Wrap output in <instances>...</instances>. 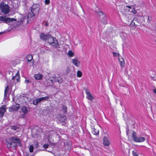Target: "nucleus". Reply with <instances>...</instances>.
Wrapping results in <instances>:
<instances>
[{
    "mask_svg": "<svg viewBox=\"0 0 156 156\" xmlns=\"http://www.w3.org/2000/svg\"><path fill=\"white\" fill-rule=\"evenodd\" d=\"M117 55H118H118H119V53H118L117 54Z\"/></svg>",
    "mask_w": 156,
    "mask_h": 156,
    "instance_id": "43",
    "label": "nucleus"
},
{
    "mask_svg": "<svg viewBox=\"0 0 156 156\" xmlns=\"http://www.w3.org/2000/svg\"><path fill=\"white\" fill-rule=\"evenodd\" d=\"M16 20L13 18L6 17L3 16H0V23L3 22L5 23H7L12 21H16Z\"/></svg>",
    "mask_w": 156,
    "mask_h": 156,
    "instance_id": "7",
    "label": "nucleus"
},
{
    "mask_svg": "<svg viewBox=\"0 0 156 156\" xmlns=\"http://www.w3.org/2000/svg\"><path fill=\"white\" fill-rule=\"evenodd\" d=\"M5 108L6 106L5 105H3L1 106L0 108V117H2L4 114L5 112Z\"/></svg>",
    "mask_w": 156,
    "mask_h": 156,
    "instance_id": "12",
    "label": "nucleus"
},
{
    "mask_svg": "<svg viewBox=\"0 0 156 156\" xmlns=\"http://www.w3.org/2000/svg\"><path fill=\"white\" fill-rule=\"evenodd\" d=\"M155 42H156V41H155Z\"/></svg>",
    "mask_w": 156,
    "mask_h": 156,
    "instance_id": "44",
    "label": "nucleus"
},
{
    "mask_svg": "<svg viewBox=\"0 0 156 156\" xmlns=\"http://www.w3.org/2000/svg\"><path fill=\"white\" fill-rule=\"evenodd\" d=\"M59 121L63 125L65 124V121L66 120V117L65 116H60L59 118Z\"/></svg>",
    "mask_w": 156,
    "mask_h": 156,
    "instance_id": "18",
    "label": "nucleus"
},
{
    "mask_svg": "<svg viewBox=\"0 0 156 156\" xmlns=\"http://www.w3.org/2000/svg\"><path fill=\"white\" fill-rule=\"evenodd\" d=\"M49 99V97L48 96L38 98L36 99H34L33 101V103L34 105H37L41 101H45L46 100L48 99Z\"/></svg>",
    "mask_w": 156,
    "mask_h": 156,
    "instance_id": "8",
    "label": "nucleus"
},
{
    "mask_svg": "<svg viewBox=\"0 0 156 156\" xmlns=\"http://www.w3.org/2000/svg\"><path fill=\"white\" fill-rule=\"evenodd\" d=\"M126 7L128 8L129 9H131V7L130 6H126Z\"/></svg>",
    "mask_w": 156,
    "mask_h": 156,
    "instance_id": "36",
    "label": "nucleus"
},
{
    "mask_svg": "<svg viewBox=\"0 0 156 156\" xmlns=\"http://www.w3.org/2000/svg\"><path fill=\"white\" fill-rule=\"evenodd\" d=\"M131 12L134 14H136L137 12L134 9H133L131 11Z\"/></svg>",
    "mask_w": 156,
    "mask_h": 156,
    "instance_id": "30",
    "label": "nucleus"
},
{
    "mask_svg": "<svg viewBox=\"0 0 156 156\" xmlns=\"http://www.w3.org/2000/svg\"><path fill=\"white\" fill-rule=\"evenodd\" d=\"M25 82L26 84H28V83L30 82V81L28 80H25Z\"/></svg>",
    "mask_w": 156,
    "mask_h": 156,
    "instance_id": "34",
    "label": "nucleus"
},
{
    "mask_svg": "<svg viewBox=\"0 0 156 156\" xmlns=\"http://www.w3.org/2000/svg\"><path fill=\"white\" fill-rule=\"evenodd\" d=\"M47 40L48 42L52 46L57 47L58 46V43L56 39L54 37L50 35L48 36Z\"/></svg>",
    "mask_w": 156,
    "mask_h": 156,
    "instance_id": "5",
    "label": "nucleus"
},
{
    "mask_svg": "<svg viewBox=\"0 0 156 156\" xmlns=\"http://www.w3.org/2000/svg\"><path fill=\"white\" fill-rule=\"evenodd\" d=\"M39 9L38 5L37 4L34 5L31 7V11L34 16L38 12Z\"/></svg>",
    "mask_w": 156,
    "mask_h": 156,
    "instance_id": "9",
    "label": "nucleus"
},
{
    "mask_svg": "<svg viewBox=\"0 0 156 156\" xmlns=\"http://www.w3.org/2000/svg\"><path fill=\"white\" fill-rule=\"evenodd\" d=\"M38 142H37V145H38Z\"/></svg>",
    "mask_w": 156,
    "mask_h": 156,
    "instance_id": "41",
    "label": "nucleus"
},
{
    "mask_svg": "<svg viewBox=\"0 0 156 156\" xmlns=\"http://www.w3.org/2000/svg\"><path fill=\"white\" fill-rule=\"evenodd\" d=\"M103 144L105 146H108L110 144V142L108 138L106 137H104L103 139Z\"/></svg>",
    "mask_w": 156,
    "mask_h": 156,
    "instance_id": "17",
    "label": "nucleus"
},
{
    "mask_svg": "<svg viewBox=\"0 0 156 156\" xmlns=\"http://www.w3.org/2000/svg\"><path fill=\"white\" fill-rule=\"evenodd\" d=\"M96 12L99 16V20L101 23L104 24H106L107 23V18L103 12L99 10L96 11Z\"/></svg>",
    "mask_w": 156,
    "mask_h": 156,
    "instance_id": "3",
    "label": "nucleus"
},
{
    "mask_svg": "<svg viewBox=\"0 0 156 156\" xmlns=\"http://www.w3.org/2000/svg\"><path fill=\"white\" fill-rule=\"evenodd\" d=\"M23 98H24V97H20V99H23Z\"/></svg>",
    "mask_w": 156,
    "mask_h": 156,
    "instance_id": "38",
    "label": "nucleus"
},
{
    "mask_svg": "<svg viewBox=\"0 0 156 156\" xmlns=\"http://www.w3.org/2000/svg\"><path fill=\"white\" fill-rule=\"evenodd\" d=\"M5 141L8 148H14L16 146V144H20L21 142L20 139L16 137L7 138Z\"/></svg>",
    "mask_w": 156,
    "mask_h": 156,
    "instance_id": "1",
    "label": "nucleus"
},
{
    "mask_svg": "<svg viewBox=\"0 0 156 156\" xmlns=\"http://www.w3.org/2000/svg\"><path fill=\"white\" fill-rule=\"evenodd\" d=\"M68 55L69 56L72 57L74 55V54L71 51L69 50L68 52Z\"/></svg>",
    "mask_w": 156,
    "mask_h": 156,
    "instance_id": "24",
    "label": "nucleus"
},
{
    "mask_svg": "<svg viewBox=\"0 0 156 156\" xmlns=\"http://www.w3.org/2000/svg\"><path fill=\"white\" fill-rule=\"evenodd\" d=\"M48 147V144H45L43 146V147L46 149Z\"/></svg>",
    "mask_w": 156,
    "mask_h": 156,
    "instance_id": "33",
    "label": "nucleus"
},
{
    "mask_svg": "<svg viewBox=\"0 0 156 156\" xmlns=\"http://www.w3.org/2000/svg\"><path fill=\"white\" fill-rule=\"evenodd\" d=\"M132 137L134 141L136 142H141L144 141L145 140V138L143 137H137L136 133L133 132L132 133Z\"/></svg>",
    "mask_w": 156,
    "mask_h": 156,
    "instance_id": "6",
    "label": "nucleus"
},
{
    "mask_svg": "<svg viewBox=\"0 0 156 156\" xmlns=\"http://www.w3.org/2000/svg\"><path fill=\"white\" fill-rule=\"evenodd\" d=\"M45 25L46 26H48V23L47 22H46L45 23Z\"/></svg>",
    "mask_w": 156,
    "mask_h": 156,
    "instance_id": "37",
    "label": "nucleus"
},
{
    "mask_svg": "<svg viewBox=\"0 0 156 156\" xmlns=\"http://www.w3.org/2000/svg\"><path fill=\"white\" fill-rule=\"evenodd\" d=\"M82 72L79 70H78L77 72V76L78 77H80L82 76Z\"/></svg>",
    "mask_w": 156,
    "mask_h": 156,
    "instance_id": "23",
    "label": "nucleus"
},
{
    "mask_svg": "<svg viewBox=\"0 0 156 156\" xmlns=\"http://www.w3.org/2000/svg\"><path fill=\"white\" fill-rule=\"evenodd\" d=\"M119 62L121 68H123L125 65V61L123 58H119Z\"/></svg>",
    "mask_w": 156,
    "mask_h": 156,
    "instance_id": "15",
    "label": "nucleus"
},
{
    "mask_svg": "<svg viewBox=\"0 0 156 156\" xmlns=\"http://www.w3.org/2000/svg\"><path fill=\"white\" fill-rule=\"evenodd\" d=\"M99 128L100 126L98 125L92 126V133L95 135H97L99 132Z\"/></svg>",
    "mask_w": 156,
    "mask_h": 156,
    "instance_id": "10",
    "label": "nucleus"
},
{
    "mask_svg": "<svg viewBox=\"0 0 156 156\" xmlns=\"http://www.w3.org/2000/svg\"><path fill=\"white\" fill-rule=\"evenodd\" d=\"M132 153L133 156H138L136 150L133 151H132Z\"/></svg>",
    "mask_w": 156,
    "mask_h": 156,
    "instance_id": "26",
    "label": "nucleus"
},
{
    "mask_svg": "<svg viewBox=\"0 0 156 156\" xmlns=\"http://www.w3.org/2000/svg\"><path fill=\"white\" fill-rule=\"evenodd\" d=\"M33 62H32L31 65H33Z\"/></svg>",
    "mask_w": 156,
    "mask_h": 156,
    "instance_id": "40",
    "label": "nucleus"
},
{
    "mask_svg": "<svg viewBox=\"0 0 156 156\" xmlns=\"http://www.w3.org/2000/svg\"><path fill=\"white\" fill-rule=\"evenodd\" d=\"M42 77V75L41 74H37L35 75V78L37 80H41Z\"/></svg>",
    "mask_w": 156,
    "mask_h": 156,
    "instance_id": "19",
    "label": "nucleus"
},
{
    "mask_svg": "<svg viewBox=\"0 0 156 156\" xmlns=\"http://www.w3.org/2000/svg\"><path fill=\"white\" fill-rule=\"evenodd\" d=\"M0 8L2 12L5 14H7L10 12L9 7L3 2L1 3L0 5Z\"/></svg>",
    "mask_w": 156,
    "mask_h": 156,
    "instance_id": "4",
    "label": "nucleus"
},
{
    "mask_svg": "<svg viewBox=\"0 0 156 156\" xmlns=\"http://www.w3.org/2000/svg\"><path fill=\"white\" fill-rule=\"evenodd\" d=\"M21 109L23 112L25 114H26L28 112V110L26 107L25 106H22L21 107Z\"/></svg>",
    "mask_w": 156,
    "mask_h": 156,
    "instance_id": "20",
    "label": "nucleus"
},
{
    "mask_svg": "<svg viewBox=\"0 0 156 156\" xmlns=\"http://www.w3.org/2000/svg\"><path fill=\"white\" fill-rule=\"evenodd\" d=\"M113 55L114 57H116L117 55V53H116L113 52Z\"/></svg>",
    "mask_w": 156,
    "mask_h": 156,
    "instance_id": "35",
    "label": "nucleus"
},
{
    "mask_svg": "<svg viewBox=\"0 0 156 156\" xmlns=\"http://www.w3.org/2000/svg\"><path fill=\"white\" fill-rule=\"evenodd\" d=\"M62 108L64 110V112H66V107L64 105L62 107Z\"/></svg>",
    "mask_w": 156,
    "mask_h": 156,
    "instance_id": "29",
    "label": "nucleus"
},
{
    "mask_svg": "<svg viewBox=\"0 0 156 156\" xmlns=\"http://www.w3.org/2000/svg\"><path fill=\"white\" fill-rule=\"evenodd\" d=\"M50 81L52 83H53V80H50Z\"/></svg>",
    "mask_w": 156,
    "mask_h": 156,
    "instance_id": "39",
    "label": "nucleus"
},
{
    "mask_svg": "<svg viewBox=\"0 0 156 156\" xmlns=\"http://www.w3.org/2000/svg\"><path fill=\"white\" fill-rule=\"evenodd\" d=\"M20 106L19 104H16L13 105L11 108H9V111L10 112H13L14 111H16L18 109L20 108Z\"/></svg>",
    "mask_w": 156,
    "mask_h": 156,
    "instance_id": "13",
    "label": "nucleus"
},
{
    "mask_svg": "<svg viewBox=\"0 0 156 156\" xmlns=\"http://www.w3.org/2000/svg\"><path fill=\"white\" fill-rule=\"evenodd\" d=\"M18 127L16 126H13L11 127V129L12 130H16Z\"/></svg>",
    "mask_w": 156,
    "mask_h": 156,
    "instance_id": "28",
    "label": "nucleus"
},
{
    "mask_svg": "<svg viewBox=\"0 0 156 156\" xmlns=\"http://www.w3.org/2000/svg\"><path fill=\"white\" fill-rule=\"evenodd\" d=\"M26 58L27 59L28 62H30L33 59V56L31 55H29L26 57Z\"/></svg>",
    "mask_w": 156,
    "mask_h": 156,
    "instance_id": "21",
    "label": "nucleus"
},
{
    "mask_svg": "<svg viewBox=\"0 0 156 156\" xmlns=\"http://www.w3.org/2000/svg\"><path fill=\"white\" fill-rule=\"evenodd\" d=\"M20 73L19 71H18L16 75L12 77L11 80V83L9 84L11 90L13 88H16V84L17 82H20Z\"/></svg>",
    "mask_w": 156,
    "mask_h": 156,
    "instance_id": "2",
    "label": "nucleus"
},
{
    "mask_svg": "<svg viewBox=\"0 0 156 156\" xmlns=\"http://www.w3.org/2000/svg\"><path fill=\"white\" fill-rule=\"evenodd\" d=\"M49 35H46L43 33H42L40 34V38L44 41L47 40Z\"/></svg>",
    "mask_w": 156,
    "mask_h": 156,
    "instance_id": "14",
    "label": "nucleus"
},
{
    "mask_svg": "<svg viewBox=\"0 0 156 156\" xmlns=\"http://www.w3.org/2000/svg\"><path fill=\"white\" fill-rule=\"evenodd\" d=\"M74 43L75 45H77L80 43V41L79 39H76L75 41H74Z\"/></svg>",
    "mask_w": 156,
    "mask_h": 156,
    "instance_id": "25",
    "label": "nucleus"
},
{
    "mask_svg": "<svg viewBox=\"0 0 156 156\" xmlns=\"http://www.w3.org/2000/svg\"><path fill=\"white\" fill-rule=\"evenodd\" d=\"M85 91L87 94L86 97L87 99L90 101H92L94 99V96L90 93L89 90L87 89H86Z\"/></svg>",
    "mask_w": 156,
    "mask_h": 156,
    "instance_id": "11",
    "label": "nucleus"
},
{
    "mask_svg": "<svg viewBox=\"0 0 156 156\" xmlns=\"http://www.w3.org/2000/svg\"><path fill=\"white\" fill-rule=\"evenodd\" d=\"M29 151L30 152H32L34 151V147L33 146L30 145L29 147Z\"/></svg>",
    "mask_w": 156,
    "mask_h": 156,
    "instance_id": "27",
    "label": "nucleus"
},
{
    "mask_svg": "<svg viewBox=\"0 0 156 156\" xmlns=\"http://www.w3.org/2000/svg\"><path fill=\"white\" fill-rule=\"evenodd\" d=\"M8 85H7V87H6L5 88V94H4V95H5V97H7L8 96V91L9 90V83H8Z\"/></svg>",
    "mask_w": 156,
    "mask_h": 156,
    "instance_id": "22",
    "label": "nucleus"
},
{
    "mask_svg": "<svg viewBox=\"0 0 156 156\" xmlns=\"http://www.w3.org/2000/svg\"><path fill=\"white\" fill-rule=\"evenodd\" d=\"M44 2L46 4H49L50 3V1L49 0H45Z\"/></svg>",
    "mask_w": 156,
    "mask_h": 156,
    "instance_id": "31",
    "label": "nucleus"
},
{
    "mask_svg": "<svg viewBox=\"0 0 156 156\" xmlns=\"http://www.w3.org/2000/svg\"><path fill=\"white\" fill-rule=\"evenodd\" d=\"M152 18L151 16H148V19H147V20H148L149 21H151V20H152Z\"/></svg>",
    "mask_w": 156,
    "mask_h": 156,
    "instance_id": "32",
    "label": "nucleus"
},
{
    "mask_svg": "<svg viewBox=\"0 0 156 156\" xmlns=\"http://www.w3.org/2000/svg\"><path fill=\"white\" fill-rule=\"evenodd\" d=\"M133 21H132V23H133Z\"/></svg>",
    "mask_w": 156,
    "mask_h": 156,
    "instance_id": "42",
    "label": "nucleus"
},
{
    "mask_svg": "<svg viewBox=\"0 0 156 156\" xmlns=\"http://www.w3.org/2000/svg\"><path fill=\"white\" fill-rule=\"evenodd\" d=\"M73 64L76 66L78 67L80 64V61L76 59L73 58L72 59Z\"/></svg>",
    "mask_w": 156,
    "mask_h": 156,
    "instance_id": "16",
    "label": "nucleus"
}]
</instances>
